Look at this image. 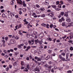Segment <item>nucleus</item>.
<instances>
[{
  "instance_id": "nucleus-1",
  "label": "nucleus",
  "mask_w": 73,
  "mask_h": 73,
  "mask_svg": "<svg viewBox=\"0 0 73 73\" xmlns=\"http://www.w3.org/2000/svg\"><path fill=\"white\" fill-rule=\"evenodd\" d=\"M41 25L42 26V27H46V28H49V25L48 24L46 25V24L43 23L41 24Z\"/></svg>"
},
{
  "instance_id": "nucleus-2",
  "label": "nucleus",
  "mask_w": 73,
  "mask_h": 73,
  "mask_svg": "<svg viewBox=\"0 0 73 73\" xmlns=\"http://www.w3.org/2000/svg\"><path fill=\"white\" fill-rule=\"evenodd\" d=\"M64 12H61V13L59 14V16H58V18H60L62 16H64Z\"/></svg>"
},
{
  "instance_id": "nucleus-3",
  "label": "nucleus",
  "mask_w": 73,
  "mask_h": 73,
  "mask_svg": "<svg viewBox=\"0 0 73 73\" xmlns=\"http://www.w3.org/2000/svg\"><path fill=\"white\" fill-rule=\"evenodd\" d=\"M10 43L11 44H15L16 42V41H15V40H14V39H11L10 41Z\"/></svg>"
},
{
  "instance_id": "nucleus-4",
  "label": "nucleus",
  "mask_w": 73,
  "mask_h": 73,
  "mask_svg": "<svg viewBox=\"0 0 73 73\" xmlns=\"http://www.w3.org/2000/svg\"><path fill=\"white\" fill-rule=\"evenodd\" d=\"M8 17L10 19L12 18V14L11 13L10 14L9 13L8 15Z\"/></svg>"
},
{
  "instance_id": "nucleus-5",
  "label": "nucleus",
  "mask_w": 73,
  "mask_h": 73,
  "mask_svg": "<svg viewBox=\"0 0 73 73\" xmlns=\"http://www.w3.org/2000/svg\"><path fill=\"white\" fill-rule=\"evenodd\" d=\"M17 3L18 4H21V5H22L23 4V1L21 0H19L18 1H17Z\"/></svg>"
},
{
  "instance_id": "nucleus-6",
  "label": "nucleus",
  "mask_w": 73,
  "mask_h": 73,
  "mask_svg": "<svg viewBox=\"0 0 73 73\" xmlns=\"http://www.w3.org/2000/svg\"><path fill=\"white\" fill-rule=\"evenodd\" d=\"M67 19L66 20V21L67 22H70V21H71V20H70V18L67 17L66 18Z\"/></svg>"
},
{
  "instance_id": "nucleus-7",
  "label": "nucleus",
  "mask_w": 73,
  "mask_h": 73,
  "mask_svg": "<svg viewBox=\"0 0 73 73\" xmlns=\"http://www.w3.org/2000/svg\"><path fill=\"white\" fill-rule=\"evenodd\" d=\"M45 3H46L45 4L47 5H48L49 4V1L48 0H46L45 1Z\"/></svg>"
},
{
  "instance_id": "nucleus-8",
  "label": "nucleus",
  "mask_w": 73,
  "mask_h": 73,
  "mask_svg": "<svg viewBox=\"0 0 73 73\" xmlns=\"http://www.w3.org/2000/svg\"><path fill=\"white\" fill-rule=\"evenodd\" d=\"M64 15V16H66V17H68V13L67 12L65 13Z\"/></svg>"
},
{
  "instance_id": "nucleus-9",
  "label": "nucleus",
  "mask_w": 73,
  "mask_h": 73,
  "mask_svg": "<svg viewBox=\"0 0 73 73\" xmlns=\"http://www.w3.org/2000/svg\"><path fill=\"white\" fill-rule=\"evenodd\" d=\"M50 58V56L49 55H48L46 58V60H48V59H49Z\"/></svg>"
},
{
  "instance_id": "nucleus-10",
  "label": "nucleus",
  "mask_w": 73,
  "mask_h": 73,
  "mask_svg": "<svg viewBox=\"0 0 73 73\" xmlns=\"http://www.w3.org/2000/svg\"><path fill=\"white\" fill-rule=\"evenodd\" d=\"M35 72H37V73H38V72H40V70L38 69H37V68L35 70Z\"/></svg>"
},
{
  "instance_id": "nucleus-11",
  "label": "nucleus",
  "mask_w": 73,
  "mask_h": 73,
  "mask_svg": "<svg viewBox=\"0 0 73 73\" xmlns=\"http://www.w3.org/2000/svg\"><path fill=\"white\" fill-rule=\"evenodd\" d=\"M42 65H44V64H46V62L44 61V62H42L41 63Z\"/></svg>"
},
{
  "instance_id": "nucleus-12",
  "label": "nucleus",
  "mask_w": 73,
  "mask_h": 73,
  "mask_svg": "<svg viewBox=\"0 0 73 73\" xmlns=\"http://www.w3.org/2000/svg\"><path fill=\"white\" fill-rule=\"evenodd\" d=\"M69 53H67L66 54V60H67V59H68V56H69Z\"/></svg>"
},
{
  "instance_id": "nucleus-13",
  "label": "nucleus",
  "mask_w": 73,
  "mask_h": 73,
  "mask_svg": "<svg viewBox=\"0 0 73 73\" xmlns=\"http://www.w3.org/2000/svg\"><path fill=\"white\" fill-rule=\"evenodd\" d=\"M44 66V68H48V64H45Z\"/></svg>"
},
{
  "instance_id": "nucleus-14",
  "label": "nucleus",
  "mask_w": 73,
  "mask_h": 73,
  "mask_svg": "<svg viewBox=\"0 0 73 73\" xmlns=\"http://www.w3.org/2000/svg\"><path fill=\"white\" fill-rule=\"evenodd\" d=\"M52 8H56V6L55 5H52Z\"/></svg>"
},
{
  "instance_id": "nucleus-15",
  "label": "nucleus",
  "mask_w": 73,
  "mask_h": 73,
  "mask_svg": "<svg viewBox=\"0 0 73 73\" xmlns=\"http://www.w3.org/2000/svg\"><path fill=\"white\" fill-rule=\"evenodd\" d=\"M27 68H25V69H29V64H27Z\"/></svg>"
},
{
  "instance_id": "nucleus-16",
  "label": "nucleus",
  "mask_w": 73,
  "mask_h": 73,
  "mask_svg": "<svg viewBox=\"0 0 73 73\" xmlns=\"http://www.w3.org/2000/svg\"><path fill=\"white\" fill-rule=\"evenodd\" d=\"M62 26H63V27H64V26H66V25H65V23H62Z\"/></svg>"
},
{
  "instance_id": "nucleus-17",
  "label": "nucleus",
  "mask_w": 73,
  "mask_h": 73,
  "mask_svg": "<svg viewBox=\"0 0 73 73\" xmlns=\"http://www.w3.org/2000/svg\"><path fill=\"white\" fill-rule=\"evenodd\" d=\"M21 27V24H20L19 25V27L18 28V29L20 28Z\"/></svg>"
},
{
  "instance_id": "nucleus-18",
  "label": "nucleus",
  "mask_w": 73,
  "mask_h": 73,
  "mask_svg": "<svg viewBox=\"0 0 73 73\" xmlns=\"http://www.w3.org/2000/svg\"><path fill=\"white\" fill-rule=\"evenodd\" d=\"M35 41L37 43H38V42H39V41H38V39H37L36 40H35Z\"/></svg>"
},
{
  "instance_id": "nucleus-19",
  "label": "nucleus",
  "mask_w": 73,
  "mask_h": 73,
  "mask_svg": "<svg viewBox=\"0 0 73 73\" xmlns=\"http://www.w3.org/2000/svg\"><path fill=\"white\" fill-rule=\"evenodd\" d=\"M14 3L13 1H12L11 2V3H10V4H11V5H13Z\"/></svg>"
},
{
  "instance_id": "nucleus-20",
  "label": "nucleus",
  "mask_w": 73,
  "mask_h": 73,
  "mask_svg": "<svg viewBox=\"0 0 73 73\" xmlns=\"http://www.w3.org/2000/svg\"><path fill=\"white\" fill-rule=\"evenodd\" d=\"M18 27V25H17L15 27V28H16V29H14V31H16L17 29V27Z\"/></svg>"
},
{
  "instance_id": "nucleus-21",
  "label": "nucleus",
  "mask_w": 73,
  "mask_h": 73,
  "mask_svg": "<svg viewBox=\"0 0 73 73\" xmlns=\"http://www.w3.org/2000/svg\"><path fill=\"white\" fill-rule=\"evenodd\" d=\"M69 37H70V39H71L72 38H73V36L72 35H70V36Z\"/></svg>"
},
{
  "instance_id": "nucleus-22",
  "label": "nucleus",
  "mask_w": 73,
  "mask_h": 73,
  "mask_svg": "<svg viewBox=\"0 0 73 73\" xmlns=\"http://www.w3.org/2000/svg\"><path fill=\"white\" fill-rule=\"evenodd\" d=\"M23 11L24 12H26V11H27L26 10V9L25 8L23 9Z\"/></svg>"
},
{
  "instance_id": "nucleus-23",
  "label": "nucleus",
  "mask_w": 73,
  "mask_h": 73,
  "mask_svg": "<svg viewBox=\"0 0 73 73\" xmlns=\"http://www.w3.org/2000/svg\"><path fill=\"white\" fill-rule=\"evenodd\" d=\"M21 65H22V66H23V65L24 64V62L23 61H21Z\"/></svg>"
},
{
  "instance_id": "nucleus-24",
  "label": "nucleus",
  "mask_w": 73,
  "mask_h": 73,
  "mask_svg": "<svg viewBox=\"0 0 73 73\" xmlns=\"http://www.w3.org/2000/svg\"><path fill=\"white\" fill-rule=\"evenodd\" d=\"M23 7H25L27 6V5L25 3H24L23 4Z\"/></svg>"
},
{
  "instance_id": "nucleus-25",
  "label": "nucleus",
  "mask_w": 73,
  "mask_h": 73,
  "mask_svg": "<svg viewBox=\"0 0 73 73\" xmlns=\"http://www.w3.org/2000/svg\"><path fill=\"white\" fill-rule=\"evenodd\" d=\"M40 9L42 11H45V9H44V8H41Z\"/></svg>"
},
{
  "instance_id": "nucleus-26",
  "label": "nucleus",
  "mask_w": 73,
  "mask_h": 73,
  "mask_svg": "<svg viewBox=\"0 0 73 73\" xmlns=\"http://www.w3.org/2000/svg\"><path fill=\"white\" fill-rule=\"evenodd\" d=\"M27 48L29 50V49H30V48H31V46H29L27 47Z\"/></svg>"
},
{
  "instance_id": "nucleus-27",
  "label": "nucleus",
  "mask_w": 73,
  "mask_h": 73,
  "mask_svg": "<svg viewBox=\"0 0 73 73\" xmlns=\"http://www.w3.org/2000/svg\"><path fill=\"white\" fill-rule=\"evenodd\" d=\"M58 8H61V4H60L58 5Z\"/></svg>"
},
{
  "instance_id": "nucleus-28",
  "label": "nucleus",
  "mask_w": 73,
  "mask_h": 73,
  "mask_svg": "<svg viewBox=\"0 0 73 73\" xmlns=\"http://www.w3.org/2000/svg\"><path fill=\"white\" fill-rule=\"evenodd\" d=\"M60 3L61 4H64V3H63V1H60Z\"/></svg>"
},
{
  "instance_id": "nucleus-29",
  "label": "nucleus",
  "mask_w": 73,
  "mask_h": 73,
  "mask_svg": "<svg viewBox=\"0 0 73 73\" xmlns=\"http://www.w3.org/2000/svg\"><path fill=\"white\" fill-rule=\"evenodd\" d=\"M36 6L38 8H39V7H40V6H39V5H38L37 4L36 5Z\"/></svg>"
},
{
  "instance_id": "nucleus-30",
  "label": "nucleus",
  "mask_w": 73,
  "mask_h": 73,
  "mask_svg": "<svg viewBox=\"0 0 73 73\" xmlns=\"http://www.w3.org/2000/svg\"><path fill=\"white\" fill-rule=\"evenodd\" d=\"M30 65H31V66H33V65H34V64H33V63H31L30 64Z\"/></svg>"
},
{
  "instance_id": "nucleus-31",
  "label": "nucleus",
  "mask_w": 73,
  "mask_h": 73,
  "mask_svg": "<svg viewBox=\"0 0 73 73\" xmlns=\"http://www.w3.org/2000/svg\"><path fill=\"white\" fill-rule=\"evenodd\" d=\"M62 55L63 56H64L65 55V53L64 52H62Z\"/></svg>"
},
{
  "instance_id": "nucleus-32",
  "label": "nucleus",
  "mask_w": 73,
  "mask_h": 73,
  "mask_svg": "<svg viewBox=\"0 0 73 73\" xmlns=\"http://www.w3.org/2000/svg\"><path fill=\"white\" fill-rule=\"evenodd\" d=\"M59 56L60 59H62V57L61 56V55H60Z\"/></svg>"
},
{
  "instance_id": "nucleus-33",
  "label": "nucleus",
  "mask_w": 73,
  "mask_h": 73,
  "mask_svg": "<svg viewBox=\"0 0 73 73\" xmlns=\"http://www.w3.org/2000/svg\"><path fill=\"white\" fill-rule=\"evenodd\" d=\"M19 35H21V36H22L23 35V33L20 32H19Z\"/></svg>"
},
{
  "instance_id": "nucleus-34",
  "label": "nucleus",
  "mask_w": 73,
  "mask_h": 73,
  "mask_svg": "<svg viewBox=\"0 0 73 73\" xmlns=\"http://www.w3.org/2000/svg\"><path fill=\"white\" fill-rule=\"evenodd\" d=\"M56 41L57 42H60V40H56Z\"/></svg>"
},
{
  "instance_id": "nucleus-35",
  "label": "nucleus",
  "mask_w": 73,
  "mask_h": 73,
  "mask_svg": "<svg viewBox=\"0 0 73 73\" xmlns=\"http://www.w3.org/2000/svg\"><path fill=\"white\" fill-rule=\"evenodd\" d=\"M56 5H58L59 4V1H57L56 2Z\"/></svg>"
},
{
  "instance_id": "nucleus-36",
  "label": "nucleus",
  "mask_w": 73,
  "mask_h": 73,
  "mask_svg": "<svg viewBox=\"0 0 73 73\" xmlns=\"http://www.w3.org/2000/svg\"><path fill=\"white\" fill-rule=\"evenodd\" d=\"M4 52L5 53V54H7V50H5L4 51Z\"/></svg>"
},
{
  "instance_id": "nucleus-37",
  "label": "nucleus",
  "mask_w": 73,
  "mask_h": 73,
  "mask_svg": "<svg viewBox=\"0 0 73 73\" xmlns=\"http://www.w3.org/2000/svg\"><path fill=\"white\" fill-rule=\"evenodd\" d=\"M70 50H73V48L72 47H71L70 48Z\"/></svg>"
},
{
  "instance_id": "nucleus-38",
  "label": "nucleus",
  "mask_w": 73,
  "mask_h": 73,
  "mask_svg": "<svg viewBox=\"0 0 73 73\" xmlns=\"http://www.w3.org/2000/svg\"><path fill=\"white\" fill-rule=\"evenodd\" d=\"M41 60L40 59V58H38L37 61H41Z\"/></svg>"
},
{
  "instance_id": "nucleus-39",
  "label": "nucleus",
  "mask_w": 73,
  "mask_h": 73,
  "mask_svg": "<svg viewBox=\"0 0 73 73\" xmlns=\"http://www.w3.org/2000/svg\"><path fill=\"white\" fill-rule=\"evenodd\" d=\"M15 17H16V18H17V19L19 18V16H18V15H15Z\"/></svg>"
},
{
  "instance_id": "nucleus-40",
  "label": "nucleus",
  "mask_w": 73,
  "mask_h": 73,
  "mask_svg": "<svg viewBox=\"0 0 73 73\" xmlns=\"http://www.w3.org/2000/svg\"><path fill=\"white\" fill-rule=\"evenodd\" d=\"M30 36V35L28 34L27 35V38H29Z\"/></svg>"
},
{
  "instance_id": "nucleus-41",
  "label": "nucleus",
  "mask_w": 73,
  "mask_h": 73,
  "mask_svg": "<svg viewBox=\"0 0 73 73\" xmlns=\"http://www.w3.org/2000/svg\"><path fill=\"white\" fill-rule=\"evenodd\" d=\"M4 12V9H2L1 11V13H3Z\"/></svg>"
},
{
  "instance_id": "nucleus-42",
  "label": "nucleus",
  "mask_w": 73,
  "mask_h": 73,
  "mask_svg": "<svg viewBox=\"0 0 73 73\" xmlns=\"http://www.w3.org/2000/svg\"><path fill=\"white\" fill-rule=\"evenodd\" d=\"M48 69H51L52 68V66H50L48 67Z\"/></svg>"
},
{
  "instance_id": "nucleus-43",
  "label": "nucleus",
  "mask_w": 73,
  "mask_h": 73,
  "mask_svg": "<svg viewBox=\"0 0 73 73\" xmlns=\"http://www.w3.org/2000/svg\"><path fill=\"white\" fill-rule=\"evenodd\" d=\"M62 60H63V61H67V60H65V58H62Z\"/></svg>"
},
{
  "instance_id": "nucleus-44",
  "label": "nucleus",
  "mask_w": 73,
  "mask_h": 73,
  "mask_svg": "<svg viewBox=\"0 0 73 73\" xmlns=\"http://www.w3.org/2000/svg\"><path fill=\"white\" fill-rule=\"evenodd\" d=\"M45 15L43 14L41 16V17H45Z\"/></svg>"
},
{
  "instance_id": "nucleus-45",
  "label": "nucleus",
  "mask_w": 73,
  "mask_h": 73,
  "mask_svg": "<svg viewBox=\"0 0 73 73\" xmlns=\"http://www.w3.org/2000/svg\"><path fill=\"white\" fill-rule=\"evenodd\" d=\"M53 27V24H52L51 25H50V28H52V27Z\"/></svg>"
},
{
  "instance_id": "nucleus-46",
  "label": "nucleus",
  "mask_w": 73,
  "mask_h": 73,
  "mask_svg": "<svg viewBox=\"0 0 73 73\" xmlns=\"http://www.w3.org/2000/svg\"><path fill=\"white\" fill-rule=\"evenodd\" d=\"M66 37V36H63L62 37V38L64 39V38H65Z\"/></svg>"
},
{
  "instance_id": "nucleus-47",
  "label": "nucleus",
  "mask_w": 73,
  "mask_h": 73,
  "mask_svg": "<svg viewBox=\"0 0 73 73\" xmlns=\"http://www.w3.org/2000/svg\"><path fill=\"white\" fill-rule=\"evenodd\" d=\"M51 71L52 72V73H54V70H53V69H52Z\"/></svg>"
},
{
  "instance_id": "nucleus-48",
  "label": "nucleus",
  "mask_w": 73,
  "mask_h": 73,
  "mask_svg": "<svg viewBox=\"0 0 73 73\" xmlns=\"http://www.w3.org/2000/svg\"><path fill=\"white\" fill-rule=\"evenodd\" d=\"M26 60H29V57H27L26 58Z\"/></svg>"
},
{
  "instance_id": "nucleus-49",
  "label": "nucleus",
  "mask_w": 73,
  "mask_h": 73,
  "mask_svg": "<svg viewBox=\"0 0 73 73\" xmlns=\"http://www.w3.org/2000/svg\"><path fill=\"white\" fill-rule=\"evenodd\" d=\"M27 46H23V48H24V49H26V48H27Z\"/></svg>"
},
{
  "instance_id": "nucleus-50",
  "label": "nucleus",
  "mask_w": 73,
  "mask_h": 73,
  "mask_svg": "<svg viewBox=\"0 0 73 73\" xmlns=\"http://www.w3.org/2000/svg\"><path fill=\"white\" fill-rule=\"evenodd\" d=\"M14 49L15 50H17V48H14Z\"/></svg>"
},
{
  "instance_id": "nucleus-51",
  "label": "nucleus",
  "mask_w": 73,
  "mask_h": 73,
  "mask_svg": "<svg viewBox=\"0 0 73 73\" xmlns=\"http://www.w3.org/2000/svg\"><path fill=\"white\" fill-rule=\"evenodd\" d=\"M9 68H10L11 69V68H12V66L11 65V64H10L9 65Z\"/></svg>"
},
{
  "instance_id": "nucleus-52",
  "label": "nucleus",
  "mask_w": 73,
  "mask_h": 73,
  "mask_svg": "<svg viewBox=\"0 0 73 73\" xmlns=\"http://www.w3.org/2000/svg\"><path fill=\"white\" fill-rule=\"evenodd\" d=\"M57 33H55L54 34V36H57Z\"/></svg>"
},
{
  "instance_id": "nucleus-53",
  "label": "nucleus",
  "mask_w": 73,
  "mask_h": 73,
  "mask_svg": "<svg viewBox=\"0 0 73 73\" xmlns=\"http://www.w3.org/2000/svg\"><path fill=\"white\" fill-rule=\"evenodd\" d=\"M63 68V67H62L60 68V69H59V70H62V69Z\"/></svg>"
},
{
  "instance_id": "nucleus-54",
  "label": "nucleus",
  "mask_w": 73,
  "mask_h": 73,
  "mask_svg": "<svg viewBox=\"0 0 73 73\" xmlns=\"http://www.w3.org/2000/svg\"><path fill=\"white\" fill-rule=\"evenodd\" d=\"M70 26H71V23H70V24L68 25L67 27H70Z\"/></svg>"
},
{
  "instance_id": "nucleus-55",
  "label": "nucleus",
  "mask_w": 73,
  "mask_h": 73,
  "mask_svg": "<svg viewBox=\"0 0 73 73\" xmlns=\"http://www.w3.org/2000/svg\"><path fill=\"white\" fill-rule=\"evenodd\" d=\"M38 58L37 56L35 57V60H37L38 59Z\"/></svg>"
},
{
  "instance_id": "nucleus-56",
  "label": "nucleus",
  "mask_w": 73,
  "mask_h": 73,
  "mask_svg": "<svg viewBox=\"0 0 73 73\" xmlns=\"http://www.w3.org/2000/svg\"><path fill=\"white\" fill-rule=\"evenodd\" d=\"M5 40H8V37H7V36H6L5 37Z\"/></svg>"
},
{
  "instance_id": "nucleus-57",
  "label": "nucleus",
  "mask_w": 73,
  "mask_h": 73,
  "mask_svg": "<svg viewBox=\"0 0 73 73\" xmlns=\"http://www.w3.org/2000/svg\"><path fill=\"white\" fill-rule=\"evenodd\" d=\"M12 38H16L15 36L14 35L12 37Z\"/></svg>"
},
{
  "instance_id": "nucleus-58",
  "label": "nucleus",
  "mask_w": 73,
  "mask_h": 73,
  "mask_svg": "<svg viewBox=\"0 0 73 73\" xmlns=\"http://www.w3.org/2000/svg\"><path fill=\"white\" fill-rule=\"evenodd\" d=\"M10 50L11 52H13V50L12 49H11Z\"/></svg>"
},
{
  "instance_id": "nucleus-59",
  "label": "nucleus",
  "mask_w": 73,
  "mask_h": 73,
  "mask_svg": "<svg viewBox=\"0 0 73 73\" xmlns=\"http://www.w3.org/2000/svg\"><path fill=\"white\" fill-rule=\"evenodd\" d=\"M36 64H38V65H41V63L40 62H37Z\"/></svg>"
},
{
  "instance_id": "nucleus-60",
  "label": "nucleus",
  "mask_w": 73,
  "mask_h": 73,
  "mask_svg": "<svg viewBox=\"0 0 73 73\" xmlns=\"http://www.w3.org/2000/svg\"><path fill=\"white\" fill-rule=\"evenodd\" d=\"M35 15H36V14L35 13H33V15H32V16H35Z\"/></svg>"
},
{
  "instance_id": "nucleus-61",
  "label": "nucleus",
  "mask_w": 73,
  "mask_h": 73,
  "mask_svg": "<svg viewBox=\"0 0 73 73\" xmlns=\"http://www.w3.org/2000/svg\"><path fill=\"white\" fill-rule=\"evenodd\" d=\"M20 45H21V46H23V45H24V44H20Z\"/></svg>"
},
{
  "instance_id": "nucleus-62",
  "label": "nucleus",
  "mask_w": 73,
  "mask_h": 73,
  "mask_svg": "<svg viewBox=\"0 0 73 73\" xmlns=\"http://www.w3.org/2000/svg\"><path fill=\"white\" fill-rule=\"evenodd\" d=\"M54 69H57V66H55L54 67Z\"/></svg>"
},
{
  "instance_id": "nucleus-63",
  "label": "nucleus",
  "mask_w": 73,
  "mask_h": 73,
  "mask_svg": "<svg viewBox=\"0 0 73 73\" xmlns=\"http://www.w3.org/2000/svg\"><path fill=\"white\" fill-rule=\"evenodd\" d=\"M71 25L72 27H73V23H71Z\"/></svg>"
},
{
  "instance_id": "nucleus-64",
  "label": "nucleus",
  "mask_w": 73,
  "mask_h": 73,
  "mask_svg": "<svg viewBox=\"0 0 73 73\" xmlns=\"http://www.w3.org/2000/svg\"><path fill=\"white\" fill-rule=\"evenodd\" d=\"M47 72L46 71H44V72H42V73H46Z\"/></svg>"
}]
</instances>
